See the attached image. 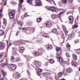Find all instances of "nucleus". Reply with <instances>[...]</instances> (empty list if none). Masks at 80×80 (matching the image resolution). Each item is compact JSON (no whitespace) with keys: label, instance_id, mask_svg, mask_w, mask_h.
<instances>
[{"label":"nucleus","instance_id":"f257e3e1","mask_svg":"<svg viewBox=\"0 0 80 80\" xmlns=\"http://www.w3.org/2000/svg\"><path fill=\"white\" fill-rule=\"evenodd\" d=\"M36 3V5L38 6H42V2L40 0H37Z\"/></svg>","mask_w":80,"mask_h":80},{"label":"nucleus","instance_id":"f03ea898","mask_svg":"<svg viewBox=\"0 0 80 80\" xmlns=\"http://www.w3.org/2000/svg\"><path fill=\"white\" fill-rule=\"evenodd\" d=\"M15 14V11H12L9 13V16L10 18H13L14 14Z\"/></svg>","mask_w":80,"mask_h":80},{"label":"nucleus","instance_id":"7ed1b4c3","mask_svg":"<svg viewBox=\"0 0 80 80\" xmlns=\"http://www.w3.org/2000/svg\"><path fill=\"white\" fill-rule=\"evenodd\" d=\"M57 58L58 60H59V62L60 63H62L63 62V59L62 58L60 57L58 55L57 56Z\"/></svg>","mask_w":80,"mask_h":80},{"label":"nucleus","instance_id":"20e7f679","mask_svg":"<svg viewBox=\"0 0 80 80\" xmlns=\"http://www.w3.org/2000/svg\"><path fill=\"white\" fill-rule=\"evenodd\" d=\"M5 47V43L0 42V49H3Z\"/></svg>","mask_w":80,"mask_h":80},{"label":"nucleus","instance_id":"39448f33","mask_svg":"<svg viewBox=\"0 0 80 80\" xmlns=\"http://www.w3.org/2000/svg\"><path fill=\"white\" fill-rule=\"evenodd\" d=\"M56 50L57 51L58 54V55H60V54L62 52V50H61L60 48L57 47L56 48Z\"/></svg>","mask_w":80,"mask_h":80},{"label":"nucleus","instance_id":"423d86ee","mask_svg":"<svg viewBox=\"0 0 80 80\" xmlns=\"http://www.w3.org/2000/svg\"><path fill=\"white\" fill-rule=\"evenodd\" d=\"M20 74L17 73L16 74L14 75L13 77L15 79H17V78H18L20 77Z\"/></svg>","mask_w":80,"mask_h":80},{"label":"nucleus","instance_id":"0eeeda50","mask_svg":"<svg viewBox=\"0 0 80 80\" xmlns=\"http://www.w3.org/2000/svg\"><path fill=\"white\" fill-rule=\"evenodd\" d=\"M10 67L12 70H15L17 68V66L15 64H12L10 65Z\"/></svg>","mask_w":80,"mask_h":80},{"label":"nucleus","instance_id":"6e6552de","mask_svg":"<svg viewBox=\"0 0 80 80\" xmlns=\"http://www.w3.org/2000/svg\"><path fill=\"white\" fill-rule=\"evenodd\" d=\"M35 65L37 67H40L41 66V63L38 62V61H36L35 62Z\"/></svg>","mask_w":80,"mask_h":80},{"label":"nucleus","instance_id":"1a4fd4ad","mask_svg":"<svg viewBox=\"0 0 80 80\" xmlns=\"http://www.w3.org/2000/svg\"><path fill=\"white\" fill-rule=\"evenodd\" d=\"M69 19L70 22L72 24L73 22V17L72 16H71L69 17Z\"/></svg>","mask_w":80,"mask_h":80},{"label":"nucleus","instance_id":"9d476101","mask_svg":"<svg viewBox=\"0 0 80 80\" xmlns=\"http://www.w3.org/2000/svg\"><path fill=\"white\" fill-rule=\"evenodd\" d=\"M33 54L35 57H37L40 55V53L38 52L35 51L34 52Z\"/></svg>","mask_w":80,"mask_h":80},{"label":"nucleus","instance_id":"9b49d317","mask_svg":"<svg viewBox=\"0 0 80 80\" xmlns=\"http://www.w3.org/2000/svg\"><path fill=\"white\" fill-rule=\"evenodd\" d=\"M65 14V11H62L60 12L59 14L58 15V17H60L61 16H62V15Z\"/></svg>","mask_w":80,"mask_h":80},{"label":"nucleus","instance_id":"f8f14e48","mask_svg":"<svg viewBox=\"0 0 80 80\" xmlns=\"http://www.w3.org/2000/svg\"><path fill=\"white\" fill-rule=\"evenodd\" d=\"M52 25V24L51 23V22H48L46 24V26L47 27H51V26Z\"/></svg>","mask_w":80,"mask_h":80},{"label":"nucleus","instance_id":"ddd939ff","mask_svg":"<svg viewBox=\"0 0 80 80\" xmlns=\"http://www.w3.org/2000/svg\"><path fill=\"white\" fill-rule=\"evenodd\" d=\"M43 37L44 38H50V36H48V33H44L43 35Z\"/></svg>","mask_w":80,"mask_h":80},{"label":"nucleus","instance_id":"4468645a","mask_svg":"<svg viewBox=\"0 0 80 80\" xmlns=\"http://www.w3.org/2000/svg\"><path fill=\"white\" fill-rule=\"evenodd\" d=\"M52 32L53 33H56V34H58V32L57 31V29H53L52 30Z\"/></svg>","mask_w":80,"mask_h":80},{"label":"nucleus","instance_id":"2eb2a0df","mask_svg":"<svg viewBox=\"0 0 80 80\" xmlns=\"http://www.w3.org/2000/svg\"><path fill=\"white\" fill-rule=\"evenodd\" d=\"M2 75H3L4 77H5L7 75V72H6L5 71H2Z\"/></svg>","mask_w":80,"mask_h":80},{"label":"nucleus","instance_id":"dca6fc26","mask_svg":"<svg viewBox=\"0 0 80 80\" xmlns=\"http://www.w3.org/2000/svg\"><path fill=\"white\" fill-rule=\"evenodd\" d=\"M73 58L74 60H77V56L75 54H73Z\"/></svg>","mask_w":80,"mask_h":80},{"label":"nucleus","instance_id":"f3484780","mask_svg":"<svg viewBox=\"0 0 80 80\" xmlns=\"http://www.w3.org/2000/svg\"><path fill=\"white\" fill-rule=\"evenodd\" d=\"M24 50H25V48L23 47H21L20 51V53H23V51H24Z\"/></svg>","mask_w":80,"mask_h":80},{"label":"nucleus","instance_id":"a211bd4d","mask_svg":"<svg viewBox=\"0 0 80 80\" xmlns=\"http://www.w3.org/2000/svg\"><path fill=\"white\" fill-rule=\"evenodd\" d=\"M67 72L68 73H70L71 72H72V68H68L67 70Z\"/></svg>","mask_w":80,"mask_h":80},{"label":"nucleus","instance_id":"6ab92c4d","mask_svg":"<svg viewBox=\"0 0 80 80\" xmlns=\"http://www.w3.org/2000/svg\"><path fill=\"white\" fill-rule=\"evenodd\" d=\"M54 8V6H52L48 8L49 10H51V11H52V12H53V8Z\"/></svg>","mask_w":80,"mask_h":80},{"label":"nucleus","instance_id":"aec40b11","mask_svg":"<svg viewBox=\"0 0 80 80\" xmlns=\"http://www.w3.org/2000/svg\"><path fill=\"white\" fill-rule=\"evenodd\" d=\"M4 34V32L3 30H0V36L3 35Z\"/></svg>","mask_w":80,"mask_h":80},{"label":"nucleus","instance_id":"412c9836","mask_svg":"<svg viewBox=\"0 0 80 80\" xmlns=\"http://www.w3.org/2000/svg\"><path fill=\"white\" fill-rule=\"evenodd\" d=\"M54 60H53V59H50L49 62L50 63H51V64H52V63H54Z\"/></svg>","mask_w":80,"mask_h":80},{"label":"nucleus","instance_id":"4be33fe9","mask_svg":"<svg viewBox=\"0 0 80 80\" xmlns=\"http://www.w3.org/2000/svg\"><path fill=\"white\" fill-rule=\"evenodd\" d=\"M66 47L68 50H70V45H69V44H67Z\"/></svg>","mask_w":80,"mask_h":80},{"label":"nucleus","instance_id":"5701e85b","mask_svg":"<svg viewBox=\"0 0 80 80\" xmlns=\"http://www.w3.org/2000/svg\"><path fill=\"white\" fill-rule=\"evenodd\" d=\"M57 9H58L57 8L54 7L52 12H57Z\"/></svg>","mask_w":80,"mask_h":80},{"label":"nucleus","instance_id":"b1692460","mask_svg":"<svg viewBox=\"0 0 80 80\" xmlns=\"http://www.w3.org/2000/svg\"><path fill=\"white\" fill-rule=\"evenodd\" d=\"M7 20L5 18H3V24H6L7 23Z\"/></svg>","mask_w":80,"mask_h":80},{"label":"nucleus","instance_id":"393cba45","mask_svg":"<svg viewBox=\"0 0 80 80\" xmlns=\"http://www.w3.org/2000/svg\"><path fill=\"white\" fill-rule=\"evenodd\" d=\"M13 49V52L16 53H17V48H12Z\"/></svg>","mask_w":80,"mask_h":80},{"label":"nucleus","instance_id":"a878e982","mask_svg":"<svg viewBox=\"0 0 80 80\" xmlns=\"http://www.w3.org/2000/svg\"><path fill=\"white\" fill-rule=\"evenodd\" d=\"M37 22H40L41 21H42V18H38L37 19Z\"/></svg>","mask_w":80,"mask_h":80},{"label":"nucleus","instance_id":"bb28decb","mask_svg":"<svg viewBox=\"0 0 80 80\" xmlns=\"http://www.w3.org/2000/svg\"><path fill=\"white\" fill-rule=\"evenodd\" d=\"M26 2L28 3L29 4H32V1L28 0L26 1Z\"/></svg>","mask_w":80,"mask_h":80},{"label":"nucleus","instance_id":"cd10ccee","mask_svg":"<svg viewBox=\"0 0 80 80\" xmlns=\"http://www.w3.org/2000/svg\"><path fill=\"white\" fill-rule=\"evenodd\" d=\"M19 24L21 26H22L23 25V22L22 21H21L19 22Z\"/></svg>","mask_w":80,"mask_h":80},{"label":"nucleus","instance_id":"c85d7f7f","mask_svg":"<svg viewBox=\"0 0 80 80\" xmlns=\"http://www.w3.org/2000/svg\"><path fill=\"white\" fill-rule=\"evenodd\" d=\"M11 4H12L13 5H16V4H17L16 2L13 1H11Z\"/></svg>","mask_w":80,"mask_h":80},{"label":"nucleus","instance_id":"c756f323","mask_svg":"<svg viewBox=\"0 0 80 80\" xmlns=\"http://www.w3.org/2000/svg\"><path fill=\"white\" fill-rule=\"evenodd\" d=\"M8 65V63H6V64H4V63H2L1 64V65L2 67H3L4 65Z\"/></svg>","mask_w":80,"mask_h":80},{"label":"nucleus","instance_id":"7c9ffc66","mask_svg":"<svg viewBox=\"0 0 80 80\" xmlns=\"http://www.w3.org/2000/svg\"><path fill=\"white\" fill-rule=\"evenodd\" d=\"M62 2L64 3H67V0H62Z\"/></svg>","mask_w":80,"mask_h":80},{"label":"nucleus","instance_id":"2f4dec72","mask_svg":"<svg viewBox=\"0 0 80 80\" xmlns=\"http://www.w3.org/2000/svg\"><path fill=\"white\" fill-rule=\"evenodd\" d=\"M63 75V73L62 72H59L58 75V77H62V75Z\"/></svg>","mask_w":80,"mask_h":80},{"label":"nucleus","instance_id":"473e14b6","mask_svg":"<svg viewBox=\"0 0 80 80\" xmlns=\"http://www.w3.org/2000/svg\"><path fill=\"white\" fill-rule=\"evenodd\" d=\"M47 2H52L54 3H55V1H53V0H46Z\"/></svg>","mask_w":80,"mask_h":80},{"label":"nucleus","instance_id":"72a5a7b5","mask_svg":"<svg viewBox=\"0 0 80 80\" xmlns=\"http://www.w3.org/2000/svg\"><path fill=\"white\" fill-rule=\"evenodd\" d=\"M11 60L12 61V62L14 61V57L13 56L11 57Z\"/></svg>","mask_w":80,"mask_h":80},{"label":"nucleus","instance_id":"f704fd0d","mask_svg":"<svg viewBox=\"0 0 80 80\" xmlns=\"http://www.w3.org/2000/svg\"><path fill=\"white\" fill-rule=\"evenodd\" d=\"M66 56L67 57H70V55L68 53H67L66 54Z\"/></svg>","mask_w":80,"mask_h":80},{"label":"nucleus","instance_id":"c9c22d12","mask_svg":"<svg viewBox=\"0 0 80 80\" xmlns=\"http://www.w3.org/2000/svg\"><path fill=\"white\" fill-rule=\"evenodd\" d=\"M38 72H42V69H41L39 68V69L38 70Z\"/></svg>","mask_w":80,"mask_h":80},{"label":"nucleus","instance_id":"e433bc0d","mask_svg":"<svg viewBox=\"0 0 80 80\" xmlns=\"http://www.w3.org/2000/svg\"><path fill=\"white\" fill-rule=\"evenodd\" d=\"M47 48L48 49H52V46H49L47 47Z\"/></svg>","mask_w":80,"mask_h":80},{"label":"nucleus","instance_id":"4c0bfd02","mask_svg":"<svg viewBox=\"0 0 80 80\" xmlns=\"http://www.w3.org/2000/svg\"><path fill=\"white\" fill-rule=\"evenodd\" d=\"M74 28H77L78 27V26L75 24L74 25Z\"/></svg>","mask_w":80,"mask_h":80},{"label":"nucleus","instance_id":"58836bf2","mask_svg":"<svg viewBox=\"0 0 80 80\" xmlns=\"http://www.w3.org/2000/svg\"><path fill=\"white\" fill-rule=\"evenodd\" d=\"M24 17H28V15H27V13H26L24 14Z\"/></svg>","mask_w":80,"mask_h":80},{"label":"nucleus","instance_id":"ea45409f","mask_svg":"<svg viewBox=\"0 0 80 80\" xmlns=\"http://www.w3.org/2000/svg\"><path fill=\"white\" fill-rule=\"evenodd\" d=\"M73 0H70L69 3H72V2H73Z\"/></svg>","mask_w":80,"mask_h":80},{"label":"nucleus","instance_id":"a19ab883","mask_svg":"<svg viewBox=\"0 0 80 80\" xmlns=\"http://www.w3.org/2000/svg\"><path fill=\"white\" fill-rule=\"evenodd\" d=\"M37 74L38 75H39V76H40V75H41V74H40V72H37Z\"/></svg>","mask_w":80,"mask_h":80},{"label":"nucleus","instance_id":"79ce46f5","mask_svg":"<svg viewBox=\"0 0 80 80\" xmlns=\"http://www.w3.org/2000/svg\"><path fill=\"white\" fill-rule=\"evenodd\" d=\"M19 2H21V3H23V0H20Z\"/></svg>","mask_w":80,"mask_h":80},{"label":"nucleus","instance_id":"37998d69","mask_svg":"<svg viewBox=\"0 0 80 80\" xmlns=\"http://www.w3.org/2000/svg\"><path fill=\"white\" fill-rule=\"evenodd\" d=\"M18 32H17L16 34V35L18 36Z\"/></svg>","mask_w":80,"mask_h":80},{"label":"nucleus","instance_id":"c03bdc74","mask_svg":"<svg viewBox=\"0 0 80 80\" xmlns=\"http://www.w3.org/2000/svg\"><path fill=\"white\" fill-rule=\"evenodd\" d=\"M7 5V2H5L4 4V5Z\"/></svg>","mask_w":80,"mask_h":80},{"label":"nucleus","instance_id":"a18cd8bd","mask_svg":"<svg viewBox=\"0 0 80 80\" xmlns=\"http://www.w3.org/2000/svg\"><path fill=\"white\" fill-rule=\"evenodd\" d=\"M3 12V10H2V9L0 10V12Z\"/></svg>","mask_w":80,"mask_h":80},{"label":"nucleus","instance_id":"49530a36","mask_svg":"<svg viewBox=\"0 0 80 80\" xmlns=\"http://www.w3.org/2000/svg\"><path fill=\"white\" fill-rule=\"evenodd\" d=\"M2 54H0V58H1V57H2Z\"/></svg>","mask_w":80,"mask_h":80},{"label":"nucleus","instance_id":"de8ad7c7","mask_svg":"<svg viewBox=\"0 0 80 80\" xmlns=\"http://www.w3.org/2000/svg\"><path fill=\"white\" fill-rule=\"evenodd\" d=\"M2 26V25L1 24V22L0 21V27Z\"/></svg>","mask_w":80,"mask_h":80},{"label":"nucleus","instance_id":"09e8293b","mask_svg":"<svg viewBox=\"0 0 80 80\" xmlns=\"http://www.w3.org/2000/svg\"><path fill=\"white\" fill-rule=\"evenodd\" d=\"M3 61H4L3 59H2L1 60V62H3Z\"/></svg>","mask_w":80,"mask_h":80},{"label":"nucleus","instance_id":"8fccbe9b","mask_svg":"<svg viewBox=\"0 0 80 80\" xmlns=\"http://www.w3.org/2000/svg\"><path fill=\"white\" fill-rule=\"evenodd\" d=\"M78 54H80V52H78Z\"/></svg>","mask_w":80,"mask_h":80},{"label":"nucleus","instance_id":"3c124183","mask_svg":"<svg viewBox=\"0 0 80 80\" xmlns=\"http://www.w3.org/2000/svg\"><path fill=\"white\" fill-rule=\"evenodd\" d=\"M1 77H2V75H1V74H0V78H1Z\"/></svg>","mask_w":80,"mask_h":80},{"label":"nucleus","instance_id":"603ef678","mask_svg":"<svg viewBox=\"0 0 80 80\" xmlns=\"http://www.w3.org/2000/svg\"><path fill=\"white\" fill-rule=\"evenodd\" d=\"M25 28H22V30H25Z\"/></svg>","mask_w":80,"mask_h":80},{"label":"nucleus","instance_id":"864d4df0","mask_svg":"<svg viewBox=\"0 0 80 80\" xmlns=\"http://www.w3.org/2000/svg\"><path fill=\"white\" fill-rule=\"evenodd\" d=\"M62 80H66L65 79H61Z\"/></svg>","mask_w":80,"mask_h":80},{"label":"nucleus","instance_id":"5fc2aeb1","mask_svg":"<svg viewBox=\"0 0 80 80\" xmlns=\"http://www.w3.org/2000/svg\"><path fill=\"white\" fill-rule=\"evenodd\" d=\"M22 28H19V29H22Z\"/></svg>","mask_w":80,"mask_h":80},{"label":"nucleus","instance_id":"6e6d98bb","mask_svg":"<svg viewBox=\"0 0 80 80\" xmlns=\"http://www.w3.org/2000/svg\"><path fill=\"white\" fill-rule=\"evenodd\" d=\"M0 80H4L2 79H0Z\"/></svg>","mask_w":80,"mask_h":80},{"label":"nucleus","instance_id":"4d7b16f0","mask_svg":"<svg viewBox=\"0 0 80 80\" xmlns=\"http://www.w3.org/2000/svg\"><path fill=\"white\" fill-rule=\"evenodd\" d=\"M21 8H22V10H23V9H23V8H22V7H21Z\"/></svg>","mask_w":80,"mask_h":80},{"label":"nucleus","instance_id":"13d9d810","mask_svg":"<svg viewBox=\"0 0 80 80\" xmlns=\"http://www.w3.org/2000/svg\"><path fill=\"white\" fill-rule=\"evenodd\" d=\"M7 42L8 43V41H7Z\"/></svg>","mask_w":80,"mask_h":80},{"label":"nucleus","instance_id":"bf43d9fd","mask_svg":"<svg viewBox=\"0 0 80 80\" xmlns=\"http://www.w3.org/2000/svg\"><path fill=\"white\" fill-rule=\"evenodd\" d=\"M28 73H29V74H30V73H29V72H28Z\"/></svg>","mask_w":80,"mask_h":80},{"label":"nucleus","instance_id":"052dcab7","mask_svg":"<svg viewBox=\"0 0 80 80\" xmlns=\"http://www.w3.org/2000/svg\"><path fill=\"white\" fill-rule=\"evenodd\" d=\"M2 1H4V0H2Z\"/></svg>","mask_w":80,"mask_h":80},{"label":"nucleus","instance_id":"680f3d73","mask_svg":"<svg viewBox=\"0 0 80 80\" xmlns=\"http://www.w3.org/2000/svg\"><path fill=\"white\" fill-rule=\"evenodd\" d=\"M51 40H52V41H53V40H52V39H51Z\"/></svg>","mask_w":80,"mask_h":80},{"label":"nucleus","instance_id":"e2e57ef3","mask_svg":"<svg viewBox=\"0 0 80 80\" xmlns=\"http://www.w3.org/2000/svg\"><path fill=\"white\" fill-rule=\"evenodd\" d=\"M48 56H47V58H48Z\"/></svg>","mask_w":80,"mask_h":80},{"label":"nucleus","instance_id":"0e129e2a","mask_svg":"<svg viewBox=\"0 0 80 80\" xmlns=\"http://www.w3.org/2000/svg\"><path fill=\"white\" fill-rule=\"evenodd\" d=\"M66 31H67V29H66Z\"/></svg>","mask_w":80,"mask_h":80},{"label":"nucleus","instance_id":"69168bd1","mask_svg":"<svg viewBox=\"0 0 80 80\" xmlns=\"http://www.w3.org/2000/svg\"><path fill=\"white\" fill-rule=\"evenodd\" d=\"M0 16H1V14H0Z\"/></svg>","mask_w":80,"mask_h":80},{"label":"nucleus","instance_id":"338daca9","mask_svg":"<svg viewBox=\"0 0 80 80\" xmlns=\"http://www.w3.org/2000/svg\"><path fill=\"white\" fill-rule=\"evenodd\" d=\"M68 61H69V59H68Z\"/></svg>","mask_w":80,"mask_h":80}]
</instances>
